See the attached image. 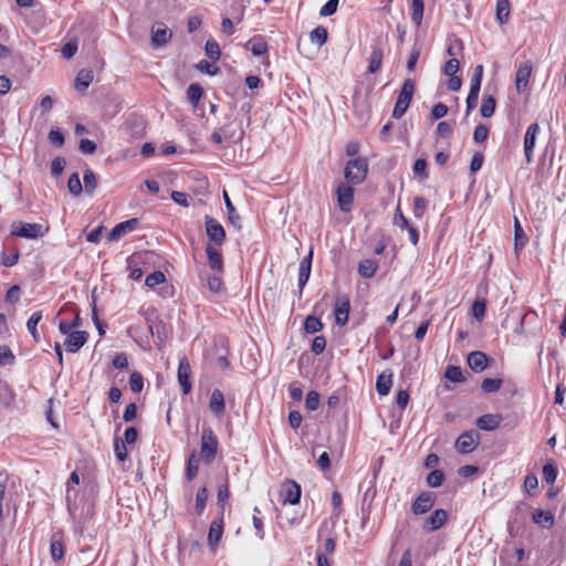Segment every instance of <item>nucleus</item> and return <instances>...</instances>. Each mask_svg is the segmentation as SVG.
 I'll list each match as a JSON object with an SVG mask.
<instances>
[{
    "label": "nucleus",
    "mask_w": 566,
    "mask_h": 566,
    "mask_svg": "<svg viewBox=\"0 0 566 566\" xmlns=\"http://www.w3.org/2000/svg\"><path fill=\"white\" fill-rule=\"evenodd\" d=\"M368 172V163L365 158H355L347 163L344 176L347 182L352 185L361 184L367 176Z\"/></svg>",
    "instance_id": "f257e3e1"
},
{
    "label": "nucleus",
    "mask_w": 566,
    "mask_h": 566,
    "mask_svg": "<svg viewBox=\"0 0 566 566\" xmlns=\"http://www.w3.org/2000/svg\"><path fill=\"white\" fill-rule=\"evenodd\" d=\"M218 446L219 442L213 430L210 427H205L201 433L200 454L207 464L216 459Z\"/></svg>",
    "instance_id": "f03ea898"
},
{
    "label": "nucleus",
    "mask_w": 566,
    "mask_h": 566,
    "mask_svg": "<svg viewBox=\"0 0 566 566\" xmlns=\"http://www.w3.org/2000/svg\"><path fill=\"white\" fill-rule=\"evenodd\" d=\"M415 93V83L411 78H407L402 87L400 90V93L398 95V98L396 101L394 111H392V117L396 119L401 118L405 113L407 112L410 102L412 99Z\"/></svg>",
    "instance_id": "7ed1b4c3"
},
{
    "label": "nucleus",
    "mask_w": 566,
    "mask_h": 566,
    "mask_svg": "<svg viewBox=\"0 0 566 566\" xmlns=\"http://www.w3.org/2000/svg\"><path fill=\"white\" fill-rule=\"evenodd\" d=\"M42 229L39 223L14 222L11 226V234L25 239H36L43 235Z\"/></svg>",
    "instance_id": "20e7f679"
},
{
    "label": "nucleus",
    "mask_w": 566,
    "mask_h": 566,
    "mask_svg": "<svg viewBox=\"0 0 566 566\" xmlns=\"http://www.w3.org/2000/svg\"><path fill=\"white\" fill-rule=\"evenodd\" d=\"M349 311V297L345 294L337 295L334 304V316L336 325L344 326L347 324Z\"/></svg>",
    "instance_id": "39448f33"
},
{
    "label": "nucleus",
    "mask_w": 566,
    "mask_h": 566,
    "mask_svg": "<svg viewBox=\"0 0 566 566\" xmlns=\"http://www.w3.org/2000/svg\"><path fill=\"white\" fill-rule=\"evenodd\" d=\"M541 127L537 123L531 124L524 136V154L527 164L533 160V153L536 145L537 137L539 135Z\"/></svg>",
    "instance_id": "423d86ee"
},
{
    "label": "nucleus",
    "mask_w": 566,
    "mask_h": 566,
    "mask_svg": "<svg viewBox=\"0 0 566 566\" xmlns=\"http://www.w3.org/2000/svg\"><path fill=\"white\" fill-rule=\"evenodd\" d=\"M480 436L478 432L471 430L465 431L455 441V448L461 453H470L472 452L476 446L479 444Z\"/></svg>",
    "instance_id": "0eeeda50"
},
{
    "label": "nucleus",
    "mask_w": 566,
    "mask_h": 566,
    "mask_svg": "<svg viewBox=\"0 0 566 566\" xmlns=\"http://www.w3.org/2000/svg\"><path fill=\"white\" fill-rule=\"evenodd\" d=\"M301 486L295 481L287 480L282 485V504H297L301 499Z\"/></svg>",
    "instance_id": "6e6552de"
},
{
    "label": "nucleus",
    "mask_w": 566,
    "mask_h": 566,
    "mask_svg": "<svg viewBox=\"0 0 566 566\" xmlns=\"http://www.w3.org/2000/svg\"><path fill=\"white\" fill-rule=\"evenodd\" d=\"M172 36L171 30L163 22H156L151 27V44L154 48L165 45Z\"/></svg>",
    "instance_id": "1a4fd4ad"
},
{
    "label": "nucleus",
    "mask_w": 566,
    "mask_h": 566,
    "mask_svg": "<svg viewBox=\"0 0 566 566\" xmlns=\"http://www.w3.org/2000/svg\"><path fill=\"white\" fill-rule=\"evenodd\" d=\"M206 233L217 245H221L226 240V231L216 219L206 217Z\"/></svg>",
    "instance_id": "9d476101"
},
{
    "label": "nucleus",
    "mask_w": 566,
    "mask_h": 566,
    "mask_svg": "<svg viewBox=\"0 0 566 566\" xmlns=\"http://www.w3.org/2000/svg\"><path fill=\"white\" fill-rule=\"evenodd\" d=\"M138 222L137 218H132L116 224L107 235L108 241H117L127 233L133 232L137 228Z\"/></svg>",
    "instance_id": "9b49d317"
},
{
    "label": "nucleus",
    "mask_w": 566,
    "mask_h": 566,
    "mask_svg": "<svg viewBox=\"0 0 566 566\" xmlns=\"http://www.w3.org/2000/svg\"><path fill=\"white\" fill-rule=\"evenodd\" d=\"M436 495L432 492H422L413 502L411 511L415 515L427 513L434 504Z\"/></svg>",
    "instance_id": "f8f14e48"
},
{
    "label": "nucleus",
    "mask_w": 566,
    "mask_h": 566,
    "mask_svg": "<svg viewBox=\"0 0 566 566\" xmlns=\"http://www.w3.org/2000/svg\"><path fill=\"white\" fill-rule=\"evenodd\" d=\"M336 193L339 209L344 212L350 211L354 203V189L347 185H339Z\"/></svg>",
    "instance_id": "ddd939ff"
},
{
    "label": "nucleus",
    "mask_w": 566,
    "mask_h": 566,
    "mask_svg": "<svg viewBox=\"0 0 566 566\" xmlns=\"http://www.w3.org/2000/svg\"><path fill=\"white\" fill-rule=\"evenodd\" d=\"M66 335L67 337L64 340V346L66 350L70 353L78 352L84 346L88 338V333L84 331H76Z\"/></svg>",
    "instance_id": "4468645a"
},
{
    "label": "nucleus",
    "mask_w": 566,
    "mask_h": 566,
    "mask_svg": "<svg viewBox=\"0 0 566 566\" xmlns=\"http://www.w3.org/2000/svg\"><path fill=\"white\" fill-rule=\"evenodd\" d=\"M190 374L191 369L189 361L187 360V358L184 357L182 359L179 360L178 381L185 395L191 391L192 386L190 381Z\"/></svg>",
    "instance_id": "2eb2a0df"
},
{
    "label": "nucleus",
    "mask_w": 566,
    "mask_h": 566,
    "mask_svg": "<svg viewBox=\"0 0 566 566\" xmlns=\"http://www.w3.org/2000/svg\"><path fill=\"white\" fill-rule=\"evenodd\" d=\"M533 65L531 61H526L521 64L515 74V85L517 92L524 91L530 82V77L532 74Z\"/></svg>",
    "instance_id": "dca6fc26"
},
{
    "label": "nucleus",
    "mask_w": 566,
    "mask_h": 566,
    "mask_svg": "<svg viewBox=\"0 0 566 566\" xmlns=\"http://www.w3.org/2000/svg\"><path fill=\"white\" fill-rule=\"evenodd\" d=\"M312 258L313 252L310 251V253L303 258V260L300 263L298 268V293L300 297L302 296L303 289L308 282L310 275H311V269H312Z\"/></svg>",
    "instance_id": "f3484780"
},
{
    "label": "nucleus",
    "mask_w": 566,
    "mask_h": 566,
    "mask_svg": "<svg viewBox=\"0 0 566 566\" xmlns=\"http://www.w3.org/2000/svg\"><path fill=\"white\" fill-rule=\"evenodd\" d=\"M209 268L219 274L223 273V260L220 251L212 244L206 247Z\"/></svg>",
    "instance_id": "a211bd4d"
},
{
    "label": "nucleus",
    "mask_w": 566,
    "mask_h": 566,
    "mask_svg": "<svg viewBox=\"0 0 566 566\" xmlns=\"http://www.w3.org/2000/svg\"><path fill=\"white\" fill-rule=\"evenodd\" d=\"M467 361H468L469 367L474 373H481L488 367L489 357L486 356V354L475 350V352H471L468 355Z\"/></svg>",
    "instance_id": "6ab92c4d"
},
{
    "label": "nucleus",
    "mask_w": 566,
    "mask_h": 566,
    "mask_svg": "<svg viewBox=\"0 0 566 566\" xmlns=\"http://www.w3.org/2000/svg\"><path fill=\"white\" fill-rule=\"evenodd\" d=\"M447 518V512L442 509H438L424 521L423 527L430 532L437 531L443 526Z\"/></svg>",
    "instance_id": "aec40b11"
},
{
    "label": "nucleus",
    "mask_w": 566,
    "mask_h": 566,
    "mask_svg": "<svg viewBox=\"0 0 566 566\" xmlns=\"http://www.w3.org/2000/svg\"><path fill=\"white\" fill-rule=\"evenodd\" d=\"M209 409L216 417H220L223 415L226 410V402L224 396L220 389H214L211 392Z\"/></svg>",
    "instance_id": "412c9836"
},
{
    "label": "nucleus",
    "mask_w": 566,
    "mask_h": 566,
    "mask_svg": "<svg viewBox=\"0 0 566 566\" xmlns=\"http://www.w3.org/2000/svg\"><path fill=\"white\" fill-rule=\"evenodd\" d=\"M501 421L502 417L500 415L488 413L478 418L476 426L481 430L491 431L497 429L501 424Z\"/></svg>",
    "instance_id": "4be33fe9"
},
{
    "label": "nucleus",
    "mask_w": 566,
    "mask_h": 566,
    "mask_svg": "<svg viewBox=\"0 0 566 566\" xmlns=\"http://www.w3.org/2000/svg\"><path fill=\"white\" fill-rule=\"evenodd\" d=\"M223 533V522L222 517L219 520H214L210 524L209 534H208V543L211 547H216L222 536Z\"/></svg>",
    "instance_id": "5701e85b"
},
{
    "label": "nucleus",
    "mask_w": 566,
    "mask_h": 566,
    "mask_svg": "<svg viewBox=\"0 0 566 566\" xmlns=\"http://www.w3.org/2000/svg\"><path fill=\"white\" fill-rule=\"evenodd\" d=\"M384 53L379 46H371V53L368 63V72L375 74L379 71L382 64Z\"/></svg>",
    "instance_id": "b1692460"
},
{
    "label": "nucleus",
    "mask_w": 566,
    "mask_h": 566,
    "mask_svg": "<svg viewBox=\"0 0 566 566\" xmlns=\"http://www.w3.org/2000/svg\"><path fill=\"white\" fill-rule=\"evenodd\" d=\"M247 45L251 50L252 54L255 56H261L268 53V44L263 36L256 35L253 36Z\"/></svg>",
    "instance_id": "393cba45"
},
{
    "label": "nucleus",
    "mask_w": 566,
    "mask_h": 566,
    "mask_svg": "<svg viewBox=\"0 0 566 566\" xmlns=\"http://www.w3.org/2000/svg\"><path fill=\"white\" fill-rule=\"evenodd\" d=\"M94 74L91 70H81L75 80V87L78 92L85 91L93 82Z\"/></svg>",
    "instance_id": "a878e982"
},
{
    "label": "nucleus",
    "mask_w": 566,
    "mask_h": 566,
    "mask_svg": "<svg viewBox=\"0 0 566 566\" xmlns=\"http://www.w3.org/2000/svg\"><path fill=\"white\" fill-rule=\"evenodd\" d=\"M533 521L537 525H539L544 528H548L554 524V516L552 513H549L547 511L536 510L533 513Z\"/></svg>",
    "instance_id": "bb28decb"
},
{
    "label": "nucleus",
    "mask_w": 566,
    "mask_h": 566,
    "mask_svg": "<svg viewBox=\"0 0 566 566\" xmlns=\"http://www.w3.org/2000/svg\"><path fill=\"white\" fill-rule=\"evenodd\" d=\"M391 385L392 375L380 374L376 380V390L380 396H386L389 394Z\"/></svg>",
    "instance_id": "cd10ccee"
},
{
    "label": "nucleus",
    "mask_w": 566,
    "mask_h": 566,
    "mask_svg": "<svg viewBox=\"0 0 566 566\" xmlns=\"http://www.w3.org/2000/svg\"><path fill=\"white\" fill-rule=\"evenodd\" d=\"M424 2L423 0H412L411 2V20L419 27L423 19Z\"/></svg>",
    "instance_id": "c85d7f7f"
},
{
    "label": "nucleus",
    "mask_w": 566,
    "mask_h": 566,
    "mask_svg": "<svg viewBox=\"0 0 566 566\" xmlns=\"http://www.w3.org/2000/svg\"><path fill=\"white\" fill-rule=\"evenodd\" d=\"M527 242V237L517 218L514 220V245L515 250L522 249Z\"/></svg>",
    "instance_id": "c756f323"
},
{
    "label": "nucleus",
    "mask_w": 566,
    "mask_h": 566,
    "mask_svg": "<svg viewBox=\"0 0 566 566\" xmlns=\"http://www.w3.org/2000/svg\"><path fill=\"white\" fill-rule=\"evenodd\" d=\"M376 270H377V264L373 260H369V259L363 260L358 264V273L364 279L371 277L376 273Z\"/></svg>",
    "instance_id": "7c9ffc66"
},
{
    "label": "nucleus",
    "mask_w": 566,
    "mask_h": 566,
    "mask_svg": "<svg viewBox=\"0 0 566 566\" xmlns=\"http://www.w3.org/2000/svg\"><path fill=\"white\" fill-rule=\"evenodd\" d=\"M50 555L53 562L59 563L64 558V546L60 539L52 538L50 545Z\"/></svg>",
    "instance_id": "2f4dec72"
},
{
    "label": "nucleus",
    "mask_w": 566,
    "mask_h": 566,
    "mask_svg": "<svg viewBox=\"0 0 566 566\" xmlns=\"http://www.w3.org/2000/svg\"><path fill=\"white\" fill-rule=\"evenodd\" d=\"M310 40L312 43L316 44L318 48L324 45L327 41V30L319 25L316 27L311 33H310Z\"/></svg>",
    "instance_id": "473e14b6"
},
{
    "label": "nucleus",
    "mask_w": 566,
    "mask_h": 566,
    "mask_svg": "<svg viewBox=\"0 0 566 566\" xmlns=\"http://www.w3.org/2000/svg\"><path fill=\"white\" fill-rule=\"evenodd\" d=\"M199 471V459L196 455V453H191V455L188 459L187 468H186V478L189 481H192Z\"/></svg>",
    "instance_id": "72a5a7b5"
},
{
    "label": "nucleus",
    "mask_w": 566,
    "mask_h": 566,
    "mask_svg": "<svg viewBox=\"0 0 566 566\" xmlns=\"http://www.w3.org/2000/svg\"><path fill=\"white\" fill-rule=\"evenodd\" d=\"M41 319H42V312L38 311V312L32 313V315L30 316V318L27 322L28 331L30 332V334L32 335V337L35 342H39V338H40L39 333L36 331V326Z\"/></svg>",
    "instance_id": "f704fd0d"
},
{
    "label": "nucleus",
    "mask_w": 566,
    "mask_h": 566,
    "mask_svg": "<svg viewBox=\"0 0 566 566\" xmlns=\"http://www.w3.org/2000/svg\"><path fill=\"white\" fill-rule=\"evenodd\" d=\"M510 15V2L509 0H497L496 3V18L500 23H506Z\"/></svg>",
    "instance_id": "c9c22d12"
},
{
    "label": "nucleus",
    "mask_w": 566,
    "mask_h": 566,
    "mask_svg": "<svg viewBox=\"0 0 566 566\" xmlns=\"http://www.w3.org/2000/svg\"><path fill=\"white\" fill-rule=\"evenodd\" d=\"M207 500H208V490L206 486H202L197 491V494H196L195 507H196V512L198 515L202 514V512L205 511Z\"/></svg>",
    "instance_id": "e433bc0d"
},
{
    "label": "nucleus",
    "mask_w": 566,
    "mask_h": 566,
    "mask_svg": "<svg viewBox=\"0 0 566 566\" xmlns=\"http://www.w3.org/2000/svg\"><path fill=\"white\" fill-rule=\"evenodd\" d=\"M502 379L500 378H485L481 384V389L486 394L496 392L501 389Z\"/></svg>",
    "instance_id": "4c0bfd02"
},
{
    "label": "nucleus",
    "mask_w": 566,
    "mask_h": 566,
    "mask_svg": "<svg viewBox=\"0 0 566 566\" xmlns=\"http://www.w3.org/2000/svg\"><path fill=\"white\" fill-rule=\"evenodd\" d=\"M19 260V251L17 249H12L10 252L2 251L0 255V262L3 266L11 268Z\"/></svg>",
    "instance_id": "58836bf2"
},
{
    "label": "nucleus",
    "mask_w": 566,
    "mask_h": 566,
    "mask_svg": "<svg viewBox=\"0 0 566 566\" xmlns=\"http://www.w3.org/2000/svg\"><path fill=\"white\" fill-rule=\"evenodd\" d=\"M221 274L214 272L207 276V286L212 293H220L222 290Z\"/></svg>",
    "instance_id": "ea45409f"
},
{
    "label": "nucleus",
    "mask_w": 566,
    "mask_h": 566,
    "mask_svg": "<svg viewBox=\"0 0 566 566\" xmlns=\"http://www.w3.org/2000/svg\"><path fill=\"white\" fill-rule=\"evenodd\" d=\"M202 87L199 84H190L187 88V98L192 105H197L202 96Z\"/></svg>",
    "instance_id": "a19ab883"
},
{
    "label": "nucleus",
    "mask_w": 566,
    "mask_h": 566,
    "mask_svg": "<svg viewBox=\"0 0 566 566\" xmlns=\"http://www.w3.org/2000/svg\"><path fill=\"white\" fill-rule=\"evenodd\" d=\"M206 54L213 61H218L221 55L220 46L213 39L206 42L205 45Z\"/></svg>",
    "instance_id": "79ce46f5"
},
{
    "label": "nucleus",
    "mask_w": 566,
    "mask_h": 566,
    "mask_svg": "<svg viewBox=\"0 0 566 566\" xmlns=\"http://www.w3.org/2000/svg\"><path fill=\"white\" fill-rule=\"evenodd\" d=\"M543 478L547 484H553L557 478V468L554 462H547L543 468Z\"/></svg>",
    "instance_id": "37998d69"
},
{
    "label": "nucleus",
    "mask_w": 566,
    "mask_h": 566,
    "mask_svg": "<svg viewBox=\"0 0 566 566\" xmlns=\"http://www.w3.org/2000/svg\"><path fill=\"white\" fill-rule=\"evenodd\" d=\"M444 377L453 382H462L464 381V377L462 374V369L458 366H448L444 373Z\"/></svg>",
    "instance_id": "c03bdc74"
},
{
    "label": "nucleus",
    "mask_w": 566,
    "mask_h": 566,
    "mask_svg": "<svg viewBox=\"0 0 566 566\" xmlns=\"http://www.w3.org/2000/svg\"><path fill=\"white\" fill-rule=\"evenodd\" d=\"M495 111V99L492 96L485 97L482 101V105L480 108V113L483 117L488 118L494 114Z\"/></svg>",
    "instance_id": "a18cd8bd"
},
{
    "label": "nucleus",
    "mask_w": 566,
    "mask_h": 566,
    "mask_svg": "<svg viewBox=\"0 0 566 566\" xmlns=\"http://www.w3.org/2000/svg\"><path fill=\"white\" fill-rule=\"evenodd\" d=\"M67 188L73 196L81 195L83 188L77 172H74L70 176L67 180Z\"/></svg>",
    "instance_id": "49530a36"
},
{
    "label": "nucleus",
    "mask_w": 566,
    "mask_h": 566,
    "mask_svg": "<svg viewBox=\"0 0 566 566\" xmlns=\"http://www.w3.org/2000/svg\"><path fill=\"white\" fill-rule=\"evenodd\" d=\"M223 198H224V203H226V207H227V211H228V218H229V221L233 224V226H239V221H240V217L235 213V209L227 193V191H223Z\"/></svg>",
    "instance_id": "de8ad7c7"
},
{
    "label": "nucleus",
    "mask_w": 566,
    "mask_h": 566,
    "mask_svg": "<svg viewBox=\"0 0 566 566\" xmlns=\"http://www.w3.org/2000/svg\"><path fill=\"white\" fill-rule=\"evenodd\" d=\"M323 328V323L315 316H308L304 323V329L308 334H314Z\"/></svg>",
    "instance_id": "09e8293b"
},
{
    "label": "nucleus",
    "mask_w": 566,
    "mask_h": 566,
    "mask_svg": "<svg viewBox=\"0 0 566 566\" xmlns=\"http://www.w3.org/2000/svg\"><path fill=\"white\" fill-rule=\"evenodd\" d=\"M83 181H84L85 191L88 193H92L97 186V181H96L95 174L91 169H86L84 171Z\"/></svg>",
    "instance_id": "8fccbe9b"
},
{
    "label": "nucleus",
    "mask_w": 566,
    "mask_h": 566,
    "mask_svg": "<svg viewBox=\"0 0 566 566\" xmlns=\"http://www.w3.org/2000/svg\"><path fill=\"white\" fill-rule=\"evenodd\" d=\"M114 452L118 461L124 462L127 459V448L119 438H116L114 441Z\"/></svg>",
    "instance_id": "3c124183"
},
{
    "label": "nucleus",
    "mask_w": 566,
    "mask_h": 566,
    "mask_svg": "<svg viewBox=\"0 0 566 566\" xmlns=\"http://www.w3.org/2000/svg\"><path fill=\"white\" fill-rule=\"evenodd\" d=\"M166 280L165 274L160 271H155L146 276L145 284L149 287H155Z\"/></svg>",
    "instance_id": "603ef678"
},
{
    "label": "nucleus",
    "mask_w": 566,
    "mask_h": 566,
    "mask_svg": "<svg viewBox=\"0 0 566 566\" xmlns=\"http://www.w3.org/2000/svg\"><path fill=\"white\" fill-rule=\"evenodd\" d=\"M444 474L440 470L431 471L427 476V483L431 488H438L442 484Z\"/></svg>",
    "instance_id": "864d4df0"
},
{
    "label": "nucleus",
    "mask_w": 566,
    "mask_h": 566,
    "mask_svg": "<svg viewBox=\"0 0 566 566\" xmlns=\"http://www.w3.org/2000/svg\"><path fill=\"white\" fill-rule=\"evenodd\" d=\"M129 387H130V390L135 394H138L143 390L144 380L139 373L135 371L130 375Z\"/></svg>",
    "instance_id": "5fc2aeb1"
},
{
    "label": "nucleus",
    "mask_w": 566,
    "mask_h": 566,
    "mask_svg": "<svg viewBox=\"0 0 566 566\" xmlns=\"http://www.w3.org/2000/svg\"><path fill=\"white\" fill-rule=\"evenodd\" d=\"M81 325V319L76 316L73 321H61L59 324V329L62 334L66 335L72 333L71 331Z\"/></svg>",
    "instance_id": "6e6d98bb"
},
{
    "label": "nucleus",
    "mask_w": 566,
    "mask_h": 566,
    "mask_svg": "<svg viewBox=\"0 0 566 566\" xmlns=\"http://www.w3.org/2000/svg\"><path fill=\"white\" fill-rule=\"evenodd\" d=\"M14 363V355L11 349L3 345L0 346V365H12Z\"/></svg>",
    "instance_id": "4d7b16f0"
},
{
    "label": "nucleus",
    "mask_w": 566,
    "mask_h": 566,
    "mask_svg": "<svg viewBox=\"0 0 566 566\" xmlns=\"http://www.w3.org/2000/svg\"><path fill=\"white\" fill-rule=\"evenodd\" d=\"M427 208V200L422 197H416L413 199V213L415 217L421 219Z\"/></svg>",
    "instance_id": "13d9d810"
},
{
    "label": "nucleus",
    "mask_w": 566,
    "mask_h": 566,
    "mask_svg": "<svg viewBox=\"0 0 566 566\" xmlns=\"http://www.w3.org/2000/svg\"><path fill=\"white\" fill-rule=\"evenodd\" d=\"M305 406L311 411L316 410L319 406V395L314 390L310 391L305 399Z\"/></svg>",
    "instance_id": "bf43d9fd"
},
{
    "label": "nucleus",
    "mask_w": 566,
    "mask_h": 566,
    "mask_svg": "<svg viewBox=\"0 0 566 566\" xmlns=\"http://www.w3.org/2000/svg\"><path fill=\"white\" fill-rule=\"evenodd\" d=\"M338 0H328L319 10L322 17H329L337 11Z\"/></svg>",
    "instance_id": "052dcab7"
},
{
    "label": "nucleus",
    "mask_w": 566,
    "mask_h": 566,
    "mask_svg": "<svg viewBox=\"0 0 566 566\" xmlns=\"http://www.w3.org/2000/svg\"><path fill=\"white\" fill-rule=\"evenodd\" d=\"M62 55L65 59H71L75 55L77 52V42L76 41H69L66 42L62 49H61Z\"/></svg>",
    "instance_id": "680f3d73"
},
{
    "label": "nucleus",
    "mask_w": 566,
    "mask_h": 566,
    "mask_svg": "<svg viewBox=\"0 0 566 566\" xmlns=\"http://www.w3.org/2000/svg\"><path fill=\"white\" fill-rule=\"evenodd\" d=\"M460 69V63L455 57L450 59L443 66V73L447 76L455 75Z\"/></svg>",
    "instance_id": "e2e57ef3"
},
{
    "label": "nucleus",
    "mask_w": 566,
    "mask_h": 566,
    "mask_svg": "<svg viewBox=\"0 0 566 566\" xmlns=\"http://www.w3.org/2000/svg\"><path fill=\"white\" fill-rule=\"evenodd\" d=\"M489 129L485 125H478L473 132V139L475 143H483L488 138Z\"/></svg>",
    "instance_id": "0e129e2a"
},
{
    "label": "nucleus",
    "mask_w": 566,
    "mask_h": 566,
    "mask_svg": "<svg viewBox=\"0 0 566 566\" xmlns=\"http://www.w3.org/2000/svg\"><path fill=\"white\" fill-rule=\"evenodd\" d=\"M65 159L62 157H55L51 163V172L54 176H59L63 172L65 168Z\"/></svg>",
    "instance_id": "69168bd1"
},
{
    "label": "nucleus",
    "mask_w": 566,
    "mask_h": 566,
    "mask_svg": "<svg viewBox=\"0 0 566 566\" xmlns=\"http://www.w3.org/2000/svg\"><path fill=\"white\" fill-rule=\"evenodd\" d=\"M472 314L473 316L480 321L483 318L485 314V303L484 301L476 300L472 305Z\"/></svg>",
    "instance_id": "338daca9"
},
{
    "label": "nucleus",
    "mask_w": 566,
    "mask_h": 566,
    "mask_svg": "<svg viewBox=\"0 0 566 566\" xmlns=\"http://www.w3.org/2000/svg\"><path fill=\"white\" fill-rule=\"evenodd\" d=\"M326 347V340L323 336H316L313 342H312V352L315 354V355H319L324 352Z\"/></svg>",
    "instance_id": "774afa93"
}]
</instances>
